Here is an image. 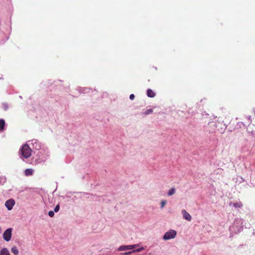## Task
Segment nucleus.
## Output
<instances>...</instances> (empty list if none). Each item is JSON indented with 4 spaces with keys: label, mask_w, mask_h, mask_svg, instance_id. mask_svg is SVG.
Masks as SVG:
<instances>
[{
    "label": "nucleus",
    "mask_w": 255,
    "mask_h": 255,
    "mask_svg": "<svg viewBox=\"0 0 255 255\" xmlns=\"http://www.w3.org/2000/svg\"><path fill=\"white\" fill-rule=\"evenodd\" d=\"M59 209H60V206L59 205H57L56 206V207L54 208V212H57L58 211H59Z\"/></svg>",
    "instance_id": "nucleus-22"
},
{
    "label": "nucleus",
    "mask_w": 255,
    "mask_h": 255,
    "mask_svg": "<svg viewBox=\"0 0 255 255\" xmlns=\"http://www.w3.org/2000/svg\"><path fill=\"white\" fill-rule=\"evenodd\" d=\"M0 255H10V254L6 248H3L0 252Z\"/></svg>",
    "instance_id": "nucleus-9"
},
{
    "label": "nucleus",
    "mask_w": 255,
    "mask_h": 255,
    "mask_svg": "<svg viewBox=\"0 0 255 255\" xmlns=\"http://www.w3.org/2000/svg\"><path fill=\"white\" fill-rule=\"evenodd\" d=\"M128 250H130L129 245H128V246H121L118 249V251H128Z\"/></svg>",
    "instance_id": "nucleus-8"
},
{
    "label": "nucleus",
    "mask_w": 255,
    "mask_h": 255,
    "mask_svg": "<svg viewBox=\"0 0 255 255\" xmlns=\"http://www.w3.org/2000/svg\"><path fill=\"white\" fill-rule=\"evenodd\" d=\"M46 158H47V157H46V155H42L41 160H40V161H38V162H41L42 161H45Z\"/></svg>",
    "instance_id": "nucleus-20"
},
{
    "label": "nucleus",
    "mask_w": 255,
    "mask_h": 255,
    "mask_svg": "<svg viewBox=\"0 0 255 255\" xmlns=\"http://www.w3.org/2000/svg\"><path fill=\"white\" fill-rule=\"evenodd\" d=\"M31 144L32 145V147L37 150H39L41 149V143L39 142L37 140L33 139L31 141Z\"/></svg>",
    "instance_id": "nucleus-4"
},
{
    "label": "nucleus",
    "mask_w": 255,
    "mask_h": 255,
    "mask_svg": "<svg viewBox=\"0 0 255 255\" xmlns=\"http://www.w3.org/2000/svg\"><path fill=\"white\" fill-rule=\"evenodd\" d=\"M147 95L148 97L153 98L155 97V94L152 91V90L149 89L147 90Z\"/></svg>",
    "instance_id": "nucleus-10"
},
{
    "label": "nucleus",
    "mask_w": 255,
    "mask_h": 255,
    "mask_svg": "<svg viewBox=\"0 0 255 255\" xmlns=\"http://www.w3.org/2000/svg\"><path fill=\"white\" fill-rule=\"evenodd\" d=\"M144 249V248L143 247H141L137 249L132 250V252H133V253L139 252L142 251Z\"/></svg>",
    "instance_id": "nucleus-18"
},
{
    "label": "nucleus",
    "mask_w": 255,
    "mask_h": 255,
    "mask_svg": "<svg viewBox=\"0 0 255 255\" xmlns=\"http://www.w3.org/2000/svg\"><path fill=\"white\" fill-rule=\"evenodd\" d=\"M234 206L235 208H241L243 207V204L241 203H237L234 204Z\"/></svg>",
    "instance_id": "nucleus-16"
},
{
    "label": "nucleus",
    "mask_w": 255,
    "mask_h": 255,
    "mask_svg": "<svg viewBox=\"0 0 255 255\" xmlns=\"http://www.w3.org/2000/svg\"><path fill=\"white\" fill-rule=\"evenodd\" d=\"M175 193V189L174 187L171 188L167 193L168 196H172Z\"/></svg>",
    "instance_id": "nucleus-12"
},
{
    "label": "nucleus",
    "mask_w": 255,
    "mask_h": 255,
    "mask_svg": "<svg viewBox=\"0 0 255 255\" xmlns=\"http://www.w3.org/2000/svg\"><path fill=\"white\" fill-rule=\"evenodd\" d=\"M48 215L50 217H53L54 215V213L53 211H50L49 212H48Z\"/></svg>",
    "instance_id": "nucleus-21"
},
{
    "label": "nucleus",
    "mask_w": 255,
    "mask_h": 255,
    "mask_svg": "<svg viewBox=\"0 0 255 255\" xmlns=\"http://www.w3.org/2000/svg\"><path fill=\"white\" fill-rule=\"evenodd\" d=\"M34 170L31 168L26 169L24 171V174L26 176L32 175L33 173Z\"/></svg>",
    "instance_id": "nucleus-7"
},
{
    "label": "nucleus",
    "mask_w": 255,
    "mask_h": 255,
    "mask_svg": "<svg viewBox=\"0 0 255 255\" xmlns=\"http://www.w3.org/2000/svg\"><path fill=\"white\" fill-rule=\"evenodd\" d=\"M79 91L81 93H88L89 92L90 89L87 88H80Z\"/></svg>",
    "instance_id": "nucleus-11"
},
{
    "label": "nucleus",
    "mask_w": 255,
    "mask_h": 255,
    "mask_svg": "<svg viewBox=\"0 0 255 255\" xmlns=\"http://www.w3.org/2000/svg\"><path fill=\"white\" fill-rule=\"evenodd\" d=\"M182 214H183V218L188 221H190L191 220V215L188 213L185 210H183L182 211Z\"/></svg>",
    "instance_id": "nucleus-6"
},
{
    "label": "nucleus",
    "mask_w": 255,
    "mask_h": 255,
    "mask_svg": "<svg viewBox=\"0 0 255 255\" xmlns=\"http://www.w3.org/2000/svg\"><path fill=\"white\" fill-rule=\"evenodd\" d=\"M3 108L5 110H7L8 109V106L6 104H3Z\"/></svg>",
    "instance_id": "nucleus-25"
},
{
    "label": "nucleus",
    "mask_w": 255,
    "mask_h": 255,
    "mask_svg": "<svg viewBox=\"0 0 255 255\" xmlns=\"http://www.w3.org/2000/svg\"><path fill=\"white\" fill-rule=\"evenodd\" d=\"M11 235H12V229L8 228L4 231V232L3 234V238L5 241L8 242L11 239Z\"/></svg>",
    "instance_id": "nucleus-3"
},
{
    "label": "nucleus",
    "mask_w": 255,
    "mask_h": 255,
    "mask_svg": "<svg viewBox=\"0 0 255 255\" xmlns=\"http://www.w3.org/2000/svg\"><path fill=\"white\" fill-rule=\"evenodd\" d=\"M153 112V109H149L146 110H143L142 114L144 115H149Z\"/></svg>",
    "instance_id": "nucleus-13"
},
{
    "label": "nucleus",
    "mask_w": 255,
    "mask_h": 255,
    "mask_svg": "<svg viewBox=\"0 0 255 255\" xmlns=\"http://www.w3.org/2000/svg\"><path fill=\"white\" fill-rule=\"evenodd\" d=\"M14 204V200L12 199H10L5 202V205L8 210H10L12 209Z\"/></svg>",
    "instance_id": "nucleus-5"
},
{
    "label": "nucleus",
    "mask_w": 255,
    "mask_h": 255,
    "mask_svg": "<svg viewBox=\"0 0 255 255\" xmlns=\"http://www.w3.org/2000/svg\"><path fill=\"white\" fill-rule=\"evenodd\" d=\"M133 253V252H132V250L131 251H129L128 252L124 253L123 254V255H129Z\"/></svg>",
    "instance_id": "nucleus-23"
},
{
    "label": "nucleus",
    "mask_w": 255,
    "mask_h": 255,
    "mask_svg": "<svg viewBox=\"0 0 255 255\" xmlns=\"http://www.w3.org/2000/svg\"><path fill=\"white\" fill-rule=\"evenodd\" d=\"M139 246V244H134V245H129L130 250H133L134 248H135L136 247H137Z\"/></svg>",
    "instance_id": "nucleus-19"
},
{
    "label": "nucleus",
    "mask_w": 255,
    "mask_h": 255,
    "mask_svg": "<svg viewBox=\"0 0 255 255\" xmlns=\"http://www.w3.org/2000/svg\"><path fill=\"white\" fill-rule=\"evenodd\" d=\"M31 149L27 144H24L20 149V154L25 158H28L31 155Z\"/></svg>",
    "instance_id": "nucleus-1"
},
{
    "label": "nucleus",
    "mask_w": 255,
    "mask_h": 255,
    "mask_svg": "<svg viewBox=\"0 0 255 255\" xmlns=\"http://www.w3.org/2000/svg\"><path fill=\"white\" fill-rule=\"evenodd\" d=\"M134 97H135L134 95L132 94L130 95V96H129V99L131 100H133L134 99Z\"/></svg>",
    "instance_id": "nucleus-24"
},
{
    "label": "nucleus",
    "mask_w": 255,
    "mask_h": 255,
    "mask_svg": "<svg viewBox=\"0 0 255 255\" xmlns=\"http://www.w3.org/2000/svg\"><path fill=\"white\" fill-rule=\"evenodd\" d=\"M166 204V200H162L161 201V203H160V208L161 209H163Z\"/></svg>",
    "instance_id": "nucleus-17"
},
{
    "label": "nucleus",
    "mask_w": 255,
    "mask_h": 255,
    "mask_svg": "<svg viewBox=\"0 0 255 255\" xmlns=\"http://www.w3.org/2000/svg\"><path fill=\"white\" fill-rule=\"evenodd\" d=\"M5 125V122L3 120H0V131L2 130Z\"/></svg>",
    "instance_id": "nucleus-15"
},
{
    "label": "nucleus",
    "mask_w": 255,
    "mask_h": 255,
    "mask_svg": "<svg viewBox=\"0 0 255 255\" xmlns=\"http://www.w3.org/2000/svg\"><path fill=\"white\" fill-rule=\"evenodd\" d=\"M11 251L12 253H13L15 255H18L19 251L16 247H13L11 249Z\"/></svg>",
    "instance_id": "nucleus-14"
},
{
    "label": "nucleus",
    "mask_w": 255,
    "mask_h": 255,
    "mask_svg": "<svg viewBox=\"0 0 255 255\" xmlns=\"http://www.w3.org/2000/svg\"><path fill=\"white\" fill-rule=\"evenodd\" d=\"M175 237V231L170 230V231L166 232L163 237L164 240H169L174 239Z\"/></svg>",
    "instance_id": "nucleus-2"
}]
</instances>
